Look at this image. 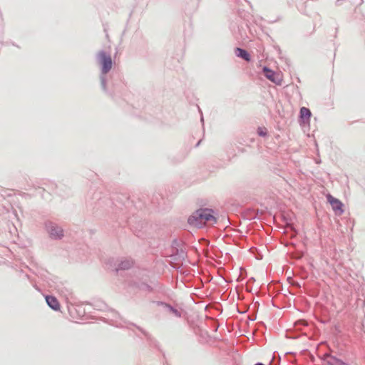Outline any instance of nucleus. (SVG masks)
Here are the masks:
<instances>
[{"label": "nucleus", "instance_id": "f03ea898", "mask_svg": "<svg viewBox=\"0 0 365 365\" xmlns=\"http://www.w3.org/2000/svg\"><path fill=\"white\" fill-rule=\"evenodd\" d=\"M216 222L214 212L210 209L197 210L188 218V223L195 227H200L205 223L213 225Z\"/></svg>", "mask_w": 365, "mask_h": 365}, {"label": "nucleus", "instance_id": "39448f33", "mask_svg": "<svg viewBox=\"0 0 365 365\" xmlns=\"http://www.w3.org/2000/svg\"><path fill=\"white\" fill-rule=\"evenodd\" d=\"M327 200L332 207V209L337 215H341L343 212V204L338 199L334 197L331 195H327Z\"/></svg>", "mask_w": 365, "mask_h": 365}, {"label": "nucleus", "instance_id": "9b49d317", "mask_svg": "<svg viewBox=\"0 0 365 365\" xmlns=\"http://www.w3.org/2000/svg\"><path fill=\"white\" fill-rule=\"evenodd\" d=\"M106 307V304L101 303V304H98V303L94 304V307L98 309H103V308Z\"/></svg>", "mask_w": 365, "mask_h": 365}, {"label": "nucleus", "instance_id": "f257e3e1", "mask_svg": "<svg viewBox=\"0 0 365 365\" xmlns=\"http://www.w3.org/2000/svg\"><path fill=\"white\" fill-rule=\"evenodd\" d=\"M96 60L101 66L100 81L101 88L104 92L108 93V86L109 85L113 87L115 86V83L113 82V75L110 77V79H107V75L113 66L111 56L104 50H101L96 54ZM111 93L109 92L110 94Z\"/></svg>", "mask_w": 365, "mask_h": 365}, {"label": "nucleus", "instance_id": "0eeeda50", "mask_svg": "<svg viewBox=\"0 0 365 365\" xmlns=\"http://www.w3.org/2000/svg\"><path fill=\"white\" fill-rule=\"evenodd\" d=\"M264 73L267 79L277 84L281 83V79L279 78V75L276 74L273 71L264 67Z\"/></svg>", "mask_w": 365, "mask_h": 365}, {"label": "nucleus", "instance_id": "6e6552de", "mask_svg": "<svg viewBox=\"0 0 365 365\" xmlns=\"http://www.w3.org/2000/svg\"><path fill=\"white\" fill-rule=\"evenodd\" d=\"M235 53L237 56L242 58L247 61H250V54L245 50L237 48L235 51Z\"/></svg>", "mask_w": 365, "mask_h": 365}, {"label": "nucleus", "instance_id": "1a4fd4ad", "mask_svg": "<svg viewBox=\"0 0 365 365\" xmlns=\"http://www.w3.org/2000/svg\"><path fill=\"white\" fill-rule=\"evenodd\" d=\"M300 116L302 118L309 119L311 117V111L309 109L302 107L300 110Z\"/></svg>", "mask_w": 365, "mask_h": 365}, {"label": "nucleus", "instance_id": "423d86ee", "mask_svg": "<svg viewBox=\"0 0 365 365\" xmlns=\"http://www.w3.org/2000/svg\"><path fill=\"white\" fill-rule=\"evenodd\" d=\"M45 299L46 304L51 309L54 311H58L60 309V304L56 297L52 295H46Z\"/></svg>", "mask_w": 365, "mask_h": 365}, {"label": "nucleus", "instance_id": "20e7f679", "mask_svg": "<svg viewBox=\"0 0 365 365\" xmlns=\"http://www.w3.org/2000/svg\"><path fill=\"white\" fill-rule=\"evenodd\" d=\"M135 264V261L129 257H121L117 259L115 264L114 272L119 274L121 272L127 271L131 269Z\"/></svg>", "mask_w": 365, "mask_h": 365}, {"label": "nucleus", "instance_id": "7ed1b4c3", "mask_svg": "<svg viewBox=\"0 0 365 365\" xmlns=\"http://www.w3.org/2000/svg\"><path fill=\"white\" fill-rule=\"evenodd\" d=\"M44 227L48 233L49 237L53 240H61L64 236L63 230L56 223L51 220L45 221Z\"/></svg>", "mask_w": 365, "mask_h": 365}, {"label": "nucleus", "instance_id": "f8f14e48", "mask_svg": "<svg viewBox=\"0 0 365 365\" xmlns=\"http://www.w3.org/2000/svg\"><path fill=\"white\" fill-rule=\"evenodd\" d=\"M258 134H259V135H262V136H264V135H266V133H265V132H264L262 128H259V129H258Z\"/></svg>", "mask_w": 365, "mask_h": 365}, {"label": "nucleus", "instance_id": "9d476101", "mask_svg": "<svg viewBox=\"0 0 365 365\" xmlns=\"http://www.w3.org/2000/svg\"><path fill=\"white\" fill-rule=\"evenodd\" d=\"M75 309L78 316L81 317H83L86 314V310L81 305L77 306Z\"/></svg>", "mask_w": 365, "mask_h": 365}]
</instances>
